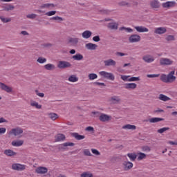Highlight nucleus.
Returning a JSON list of instances; mask_svg holds the SVG:
<instances>
[{"mask_svg":"<svg viewBox=\"0 0 177 177\" xmlns=\"http://www.w3.org/2000/svg\"><path fill=\"white\" fill-rule=\"evenodd\" d=\"M92 114L95 115V117H99V120L102 122H106L107 121H110L111 120V116L107 114L100 113L99 112H92Z\"/></svg>","mask_w":177,"mask_h":177,"instance_id":"f257e3e1","label":"nucleus"},{"mask_svg":"<svg viewBox=\"0 0 177 177\" xmlns=\"http://www.w3.org/2000/svg\"><path fill=\"white\" fill-rule=\"evenodd\" d=\"M24 131L23 129L20 127H16L12 129L9 132L8 135L11 136H18L19 138H21V134L23 133Z\"/></svg>","mask_w":177,"mask_h":177,"instance_id":"f03ea898","label":"nucleus"},{"mask_svg":"<svg viewBox=\"0 0 177 177\" xmlns=\"http://www.w3.org/2000/svg\"><path fill=\"white\" fill-rule=\"evenodd\" d=\"M99 74L100 75H101V77H104V78H106L107 80H110L111 81H114V80H115L114 75H113V73H111L100 71Z\"/></svg>","mask_w":177,"mask_h":177,"instance_id":"7ed1b4c3","label":"nucleus"},{"mask_svg":"<svg viewBox=\"0 0 177 177\" xmlns=\"http://www.w3.org/2000/svg\"><path fill=\"white\" fill-rule=\"evenodd\" d=\"M160 63L161 66H171L174 64V61L168 58H160Z\"/></svg>","mask_w":177,"mask_h":177,"instance_id":"20e7f679","label":"nucleus"},{"mask_svg":"<svg viewBox=\"0 0 177 177\" xmlns=\"http://www.w3.org/2000/svg\"><path fill=\"white\" fill-rule=\"evenodd\" d=\"M141 37L139 35H132L129 37V41L131 44H135L136 42H139L140 41Z\"/></svg>","mask_w":177,"mask_h":177,"instance_id":"39448f33","label":"nucleus"},{"mask_svg":"<svg viewBox=\"0 0 177 177\" xmlns=\"http://www.w3.org/2000/svg\"><path fill=\"white\" fill-rule=\"evenodd\" d=\"M12 169L15 171H24L26 169V165L15 163L12 165Z\"/></svg>","mask_w":177,"mask_h":177,"instance_id":"423d86ee","label":"nucleus"},{"mask_svg":"<svg viewBox=\"0 0 177 177\" xmlns=\"http://www.w3.org/2000/svg\"><path fill=\"white\" fill-rule=\"evenodd\" d=\"M58 68H67V67H71V64L65 61H60L57 65Z\"/></svg>","mask_w":177,"mask_h":177,"instance_id":"0eeeda50","label":"nucleus"},{"mask_svg":"<svg viewBox=\"0 0 177 177\" xmlns=\"http://www.w3.org/2000/svg\"><path fill=\"white\" fill-rule=\"evenodd\" d=\"M142 60H144L145 63H153L155 58L151 55H146L142 57Z\"/></svg>","mask_w":177,"mask_h":177,"instance_id":"6e6552de","label":"nucleus"},{"mask_svg":"<svg viewBox=\"0 0 177 177\" xmlns=\"http://www.w3.org/2000/svg\"><path fill=\"white\" fill-rule=\"evenodd\" d=\"M175 75V71H171L168 75H167V80L168 83L174 82L176 80V77L174 76Z\"/></svg>","mask_w":177,"mask_h":177,"instance_id":"1a4fd4ad","label":"nucleus"},{"mask_svg":"<svg viewBox=\"0 0 177 177\" xmlns=\"http://www.w3.org/2000/svg\"><path fill=\"white\" fill-rule=\"evenodd\" d=\"M165 32H167V28L164 27L156 28L154 30V33L158 34L159 35L165 34Z\"/></svg>","mask_w":177,"mask_h":177,"instance_id":"9d476101","label":"nucleus"},{"mask_svg":"<svg viewBox=\"0 0 177 177\" xmlns=\"http://www.w3.org/2000/svg\"><path fill=\"white\" fill-rule=\"evenodd\" d=\"M150 6L152 9H158L161 6V4H160L158 0H152L150 1Z\"/></svg>","mask_w":177,"mask_h":177,"instance_id":"9b49d317","label":"nucleus"},{"mask_svg":"<svg viewBox=\"0 0 177 177\" xmlns=\"http://www.w3.org/2000/svg\"><path fill=\"white\" fill-rule=\"evenodd\" d=\"M0 88H1V89H2L3 91H5L8 93H10L12 92V91H13L12 87H10L9 86H6L3 83H0Z\"/></svg>","mask_w":177,"mask_h":177,"instance_id":"f8f14e48","label":"nucleus"},{"mask_svg":"<svg viewBox=\"0 0 177 177\" xmlns=\"http://www.w3.org/2000/svg\"><path fill=\"white\" fill-rule=\"evenodd\" d=\"M123 167L124 171H129L133 167V163L125 161L123 162Z\"/></svg>","mask_w":177,"mask_h":177,"instance_id":"ddd939ff","label":"nucleus"},{"mask_svg":"<svg viewBox=\"0 0 177 177\" xmlns=\"http://www.w3.org/2000/svg\"><path fill=\"white\" fill-rule=\"evenodd\" d=\"M176 5V2L175 1H167L166 3H163L162 4V8H174V6Z\"/></svg>","mask_w":177,"mask_h":177,"instance_id":"4468645a","label":"nucleus"},{"mask_svg":"<svg viewBox=\"0 0 177 177\" xmlns=\"http://www.w3.org/2000/svg\"><path fill=\"white\" fill-rule=\"evenodd\" d=\"M37 174H40L41 175L46 174L48 172V168L44 167H39L35 170Z\"/></svg>","mask_w":177,"mask_h":177,"instance_id":"2eb2a0df","label":"nucleus"},{"mask_svg":"<svg viewBox=\"0 0 177 177\" xmlns=\"http://www.w3.org/2000/svg\"><path fill=\"white\" fill-rule=\"evenodd\" d=\"M134 28L137 32H149V28L145 26H135Z\"/></svg>","mask_w":177,"mask_h":177,"instance_id":"dca6fc26","label":"nucleus"},{"mask_svg":"<svg viewBox=\"0 0 177 177\" xmlns=\"http://www.w3.org/2000/svg\"><path fill=\"white\" fill-rule=\"evenodd\" d=\"M104 66L106 67H109L110 66H115V64H117V62H115L114 59H111L104 61Z\"/></svg>","mask_w":177,"mask_h":177,"instance_id":"f3484780","label":"nucleus"},{"mask_svg":"<svg viewBox=\"0 0 177 177\" xmlns=\"http://www.w3.org/2000/svg\"><path fill=\"white\" fill-rule=\"evenodd\" d=\"M24 144V140H14L12 142V145L15 147H20V146H23Z\"/></svg>","mask_w":177,"mask_h":177,"instance_id":"a211bd4d","label":"nucleus"},{"mask_svg":"<svg viewBox=\"0 0 177 177\" xmlns=\"http://www.w3.org/2000/svg\"><path fill=\"white\" fill-rule=\"evenodd\" d=\"M136 86H138V85L136 83H127L124 84L125 89H129V90L136 89Z\"/></svg>","mask_w":177,"mask_h":177,"instance_id":"6ab92c4d","label":"nucleus"},{"mask_svg":"<svg viewBox=\"0 0 177 177\" xmlns=\"http://www.w3.org/2000/svg\"><path fill=\"white\" fill-rule=\"evenodd\" d=\"M85 46L88 50H96V48H97V45L93 43H88Z\"/></svg>","mask_w":177,"mask_h":177,"instance_id":"aec40b11","label":"nucleus"},{"mask_svg":"<svg viewBox=\"0 0 177 177\" xmlns=\"http://www.w3.org/2000/svg\"><path fill=\"white\" fill-rule=\"evenodd\" d=\"M3 10H6V12H10V10H13L15 9V6L7 3L3 6Z\"/></svg>","mask_w":177,"mask_h":177,"instance_id":"412c9836","label":"nucleus"},{"mask_svg":"<svg viewBox=\"0 0 177 177\" xmlns=\"http://www.w3.org/2000/svg\"><path fill=\"white\" fill-rule=\"evenodd\" d=\"M109 102L115 104L117 103H120V102H121V99L118 96H113L109 99Z\"/></svg>","mask_w":177,"mask_h":177,"instance_id":"4be33fe9","label":"nucleus"},{"mask_svg":"<svg viewBox=\"0 0 177 177\" xmlns=\"http://www.w3.org/2000/svg\"><path fill=\"white\" fill-rule=\"evenodd\" d=\"M56 142H63V140H66V136L62 133H59L55 136Z\"/></svg>","mask_w":177,"mask_h":177,"instance_id":"5701e85b","label":"nucleus"},{"mask_svg":"<svg viewBox=\"0 0 177 177\" xmlns=\"http://www.w3.org/2000/svg\"><path fill=\"white\" fill-rule=\"evenodd\" d=\"M82 37L85 39H88V38H91V37H92V32H91L90 30H86L82 32Z\"/></svg>","mask_w":177,"mask_h":177,"instance_id":"b1692460","label":"nucleus"},{"mask_svg":"<svg viewBox=\"0 0 177 177\" xmlns=\"http://www.w3.org/2000/svg\"><path fill=\"white\" fill-rule=\"evenodd\" d=\"M148 121L151 124H154L156 122H160V121H164V119L161 118H152L148 120Z\"/></svg>","mask_w":177,"mask_h":177,"instance_id":"393cba45","label":"nucleus"},{"mask_svg":"<svg viewBox=\"0 0 177 177\" xmlns=\"http://www.w3.org/2000/svg\"><path fill=\"white\" fill-rule=\"evenodd\" d=\"M72 136L77 140H82L83 139H85V136H81L78 133H73Z\"/></svg>","mask_w":177,"mask_h":177,"instance_id":"a878e982","label":"nucleus"},{"mask_svg":"<svg viewBox=\"0 0 177 177\" xmlns=\"http://www.w3.org/2000/svg\"><path fill=\"white\" fill-rule=\"evenodd\" d=\"M4 154L8 156V157H12V156H16V152L11 149H6L4 151Z\"/></svg>","mask_w":177,"mask_h":177,"instance_id":"bb28decb","label":"nucleus"},{"mask_svg":"<svg viewBox=\"0 0 177 177\" xmlns=\"http://www.w3.org/2000/svg\"><path fill=\"white\" fill-rule=\"evenodd\" d=\"M108 28H109L110 30H118V24L115 22L109 23L108 24Z\"/></svg>","mask_w":177,"mask_h":177,"instance_id":"cd10ccee","label":"nucleus"},{"mask_svg":"<svg viewBox=\"0 0 177 177\" xmlns=\"http://www.w3.org/2000/svg\"><path fill=\"white\" fill-rule=\"evenodd\" d=\"M159 100H162V102H168V100H171V98L164 94H160L158 97Z\"/></svg>","mask_w":177,"mask_h":177,"instance_id":"c85d7f7f","label":"nucleus"},{"mask_svg":"<svg viewBox=\"0 0 177 177\" xmlns=\"http://www.w3.org/2000/svg\"><path fill=\"white\" fill-rule=\"evenodd\" d=\"M40 9H49V8H55V4L53 3H44L40 6Z\"/></svg>","mask_w":177,"mask_h":177,"instance_id":"c756f323","label":"nucleus"},{"mask_svg":"<svg viewBox=\"0 0 177 177\" xmlns=\"http://www.w3.org/2000/svg\"><path fill=\"white\" fill-rule=\"evenodd\" d=\"M30 106L32 107H35L36 109H42V105L39 104L38 102L34 100L30 101Z\"/></svg>","mask_w":177,"mask_h":177,"instance_id":"7c9ffc66","label":"nucleus"},{"mask_svg":"<svg viewBox=\"0 0 177 177\" xmlns=\"http://www.w3.org/2000/svg\"><path fill=\"white\" fill-rule=\"evenodd\" d=\"M48 117L53 121H56L59 118V115L55 113H48Z\"/></svg>","mask_w":177,"mask_h":177,"instance_id":"2f4dec72","label":"nucleus"},{"mask_svg":"<svg viewBox=\"0 0 177 177\" xmlns=\"http://www.w3.org/2000/svg\"><path fill=\"white\" fill-rule=\"evenodd\" d=\"M78 41H80V39L78 38L71 37L68 39V42L72 44V45H77L78 44Z\"/></svg>","mask_w":177,"mask_h":177,"instance_id":"473e14b6","label":"nucleus"},{"mask_svg":"<svg viewBox=\"0 0 177 177\" xmlns=\"http://www.w3.org/2000/svg\"><path fill=\"white\" fill-rule=\"evenodd\" d=\"M122 129H132L135 131L136 129V126L132 124H126L122 127Z\"/></svg>","mask_w":177,"mask_h":177,"instance_id":"72a5a7b5","label":"nucleus"},{"mask_svg":"<svg viewBox=\"0 0 177 177\" xmlns=\"http://www.w3.org/2000/svg\"><path fill=\"white\" fill-rule=\"evenodd\" d=\"M72 59H73V60L80 61V60H82V59H84V56L78 53V54L73 55L72 57Z\"/></svg>","mask_w":177,"mask_h":177,"instance_id":"f704fd0d","label":"nucleus"},{"mask_svg":"<svg viewBox=\"0 0 177 177\" xmlns=\"http://www.w3.org/2000/svg\"><path fill=\"white\" fill-rule=\"evenodd\" d=\"M146 158V153L139 152L138 153V161H142V160H145Z\"/></svg>","mask_w":177,"mask_h":177,"instance_id":"c9c22d12","label":"nucleus"},{"mask_svg":"<svg viewBox=\"0 0 177 177\" xmlns=\"http://www.w3.org/2000/svg\"><path fill=\"white\" fill-rule=\"evenodd\" d=\"M68 81H69V82H77L78 77H77L75 75H72L68 77Z\"/></svg>","mask_w":177,"mask_h":177,"instance_id":"e433bc0d","label":"nucleus"},{"mask_svg":"<svg viewBox=\"0 0 177 177\" xmlns=\"http://www.w3.org/2000/svg\"><path fill=\"white\" fill-rule=\"evenodd\" d=\"M127 157H129L131 161H135V160H136L137 156L135 153H130L127 154Z\"/></svg>","mask_w":177,"mask_h":177,"instance_id":"4c0bfd02","label":"nucleus"},{"mask_svg":"<svg viewBox=\"0 0 177 177\" xmlns=\"http://www.w3.org/2000/svg\"><path fill=\"white\" fill-rule=\"evenodd\" d=\"M44 68H46V70H48V71L55 70V68H56V67L52 64H46L44 66Z\"/></svg>","mask_w":177,"mask_h":177,"instance_id":"58836bf2","label":"nucleus"},{"mask_svg":"<svg viewBox=\"0 0 177 177\" xmlns=\"http://www.w3.org/2000/svg\"><path fill=\"white\" fill-rule=\"evenodd\" d=\"M80 177H93V174L90 171H84L80 175Z\"/></svg>","mask_w":177,"mask_h":177,"instance_id":"ea45409f","label":"nucleus"},{"mask_svg":"<svg viewBox=\"0 0 177 177\" xmlns=\"http://www.w3.org/2000/svg\"><path fill=\"white\" fill-rule=\"evenodd\" d=\"M97 75L96 73H90L88 74V80L90 81H93V80H97Z\"/></svg>","mask_w":177,"mask_h":177,"instance_id":"a19ab883","label":"nucleus"},{"mask_svg":"<svg viewBox=\"0 0 177 177\" xmlns=\"http://www.w3.org/2000/svg\"><path fill=\"white\" fill-rule=\"evenodd\" d=\"M160 80L162 81V82H165L166 84L168 83V76L165 74H162L160 76Z\"/></svg>","mask_w":177,"mask_h":177,"instance_id":"79ce46f5","label":"nucleus"},{"mask_svg":"<svg viewBox=\"0 0 177 177\" xmlns=\"http://www.w3.org/2000/svg\"><path fill=\"white\" fill-rule=\"evenodd\" d=\"M0 19L3 23H9V21H12V19L5 18L4 17H0Z\"/></svg>","mask_w":177,"mask_h":177,"instance_id":"37998d69","label":"nucleus"},{"mask_svg":"<svg viewBox=\"0 0 177 177\" xmlns=\"http://www.w3.org/2000/svg\"><path fill=\"white\" fill-rule=\"evenodd\" d=\"M135 81H140V78L139 77H129V82H135Z\"/></svg>","mask_w":177,"mask_h":177,"instance_id":"c03bdc74","label":"nucleus"},{"mask_svg":"<svg viewBox=\"0 0 177 177\" xmlns=\"http://www.w3.org/2000/svg\"><path fill=\"white\" fill-rule=\"evenodd\" d=\"M121 80H122V81H128L129 82V78H131L130 75H121Z\"/></svg>","mask_w":177,"mask_h":177,"instance_id":"a18cd8bd","label":"nucleus"},{"mask_svg":"<svg viewBox=\"0 0 177 177\" xmlns=\"http://www.w3.org/2000/svg\"><path fill=\"white\" fill-rule=\"evenodd\" d=\"M83 153L84 156H88V157H92V153L89 149H84L83 150Z\"/></svg>","mask_w":177,"mask_h":177,"instance_id":"49530a36","label":"nucleus"},{"mask_svg":"<svg viewBox=\"0 0 177 177\" xmlns=\"http://www.w3.org/2000/svg\"><path fill=\"white\" fill-rule=\"evenodd\" d=\"M169 127H163L158 130V133H164L166 131H169Z\"/></svg>","mask_w":177,"mask_h":177,"instance_id":"de8ad7c7","label":"nucleus"},{"mask_svg":"<svg viewBox=\"0 0 177 177\" xmlns=\"http://www.w3.org/2000/svg\"><path fill=\"white\" fill-rule=\"evenodd\" d=\"M120 31H122V30H125V31H127V32H133V30H132V28H125V27H122L120 28Z\"/></svg>","mask_w":177,"mask_h":177,"instance_id":"09e8293b","label":"nucleus"},{"mask_svg":"<svg viewBox=\"0 0 177 177\" xmlns=\"http://www.w3.org/2000/svg\"><path fill=\"white\" fill-rule=\"evenodd\" d=\"M62 146H63L64 147H67L68 146L73 147L75 146V144L73 142H65L62 144Z\"/></svg>","mask_w":177,"mask_h":177,"instance_id":"8fccbe9b","label":"nucleus"},{"mask_svg":"<svg viewBox=\"0 0 177 177\" xmlns=\"http://www.w3.org/2000/svg\"><path fill=\"white\" fill-rule=\"evenodd\" d=\"M38 63H40L41 64L46 63V58H43V57H39L37 59Z\"/></svg>","mask_w":177,"mask_h":177,"instance_id":"3c124183","label":"nucleus"},{"mask_svg":"<svg viewBox=\"0 0 177 177\" xmlns=\"http://www.w3.org/2000/svg\"><path fill=\"white\" fill-rule=\"evenodd\" d=\"M166 41H175V37L174 35H168L166 37Z\"/></svg>","mask_w":177,"mask_h":177,"instance_id":"603ef678","label":"nucleus"},{"mask_svg":"<svg viewBox=\"0 0 177 177\" xmlns=\"http://www.w3.org/2000/svg\"><path fill=\"white\" fill-rule=\"evenodd\" d=\"M91 151H92L93 154H95V156H100V152H99V151H97V149H91Z\"/></svg>","mask_w":177,"mask_h":177,"instance_id":"864d4df0","label":"nucleus"},{"mask_svg":"<svg viewBox=\"0 0 177 177\" xmlns=\"http://www.w3.org/2000/svg\"><path fill=\"white\" fill-rule=\"evenodd\" d=\"M147 77L148 78H157L158 77H160V75H158V74H151V75H147Z\"/></svg>","mask_w":177,"mask_h":177,"instance_id":"5fc2aeb1","label":"nucleus"},{"mask_svg":"<svg viewBox=\"0 0 177 177\" xmlns=\"http://www.w3.org/2000/svg\"><path fill=\"white\" fill-rule=\"evenodd\" d=\"M142 151L149 152V151H150L151 149H150V147L145 146V147H142Z\"/></svg>","mask_w":177,"mask_h":177,"instance_id":"6e6d98bb","label":"nucleus"},{"mask_svg":"<svg viewBox=\"0 0 177 177\" xmlns=\"http://www.w3.org/2000/svg\"><path fill=\"white\" fill-rule=\"evenodd\" d=\"M54 15H56V11H49L46 13V16H54Z\"/></svg>","mask_w":177,"mask_h":177,"instance_id":"4d7b16f0","label":"nucleus"},{"mask_svg":"<svg viewBox=\"0 0 177 177\" xmlns=\"http://www.w3.org/2000/svg\"><path fill=\"white\" fill-rule=\"evenodd\" d=\"M119 5L120 6H129V3H127V1H121Z\"/></svg>","mask_w":177,"mask_h":177,"instance_id":"13d9d810","label":"nucleus"},{"mask_svg":"<svg viewBox=\"0 0 177 177\" xmlns=\"http://www.w3.org/2000/svg\"><path fill=\"white\" fill-rule=\"evenodd\" d=\"M37 17V15L35 14H30L27 15L28 19H35Z\"/></svg>","mask_w":177,"mask_h":177,"instance_id":"bf43d9fd","label":"nucleus"},{"mask_svg":"<svg viewBox=\"0 0 177 177\" xmlns=\"http://www.w3.org/2000/svg\"><path fill=\"white\" fill-rule=\"evenodd\" d=\"M35 92L37 96H39V97H44L45 96V94H44V93H39L38 90H36Z\"/></svg>","mask_w":177,"mask_h":177,"instance_id":"052dcab7","label":"nucleus"},{"mask_svg":"<svg viewBox=\"0 0 177 177\" xmlns=\"http://www.w3.org/2000/svg\"><path fill=\"white\" fill-rule=\"evenodd\" d=\"M93 41L95 42H99V41H100V37L99 36H95L93 37Z\"/></svg>","mask_w":177,"mask_h":177,"instance_id":"680f3d73","label":"nucleus"},{"mask_svg":"<svg viewBox=\"0 0 177 177\" xmlns=\"http://www.w3.org/2000/svg\"><path fill=\"white\" fill-rule=\"evenodd\" d=\"M6 133V129L1 127L0 128V135H3V133Z\"/></svg>","mask_w":177,"mask_h":177,"instance_id":"e2e57ef3","label":"nucleus"},{"mask_svg":"<svg viewBox=\"0 0 177 177\" xmlns=\"http://www.w3.org/2000/svg\"><path fill=\"white\" fill-rule=\"evenodd\" d=\"M51 20H59L60 21H63V18L60 17H54L51 18Z\"/></svg>","mask_w":177,"mask_h":177,"instance_id":"0e129e2a","label":"nucleus"},{"mask_svg":"<svg viewBox=\"0 0 177 177\" xmlns=\"http://www.w3.org/2000/svg\"><path fill=\"white\" fill-rule=\"evenodd\" d=\"M86 131H88V132H93L95 129L92 127H88L86 128Z\"/></svg>","mask_w":177,"mask_h":177,"instance_id":"69168bd1","label":"nucleus"},{"mask_svg":"<svg viewBox=\"0 0 177 177\" xmlns=\"http://www.w3.org/2000/svg\"><path fill=\"white\" fill-rule=\"evenodd\" d=\"M169 145L177 146V142L169 141Z\"/></svg>","mask_w":177,"mask_h":177,"instance_id":"338daca9","label":"nucleus"},{"mask_svg":"<svg viewBox=\"0 0 177 177\" xmlns=\"http://www.w3.org/2000/svg\"><path fill=\"white\" fill-rule=\"evenodd\" d=\"M117 55H118V56H127V54H125V53H124L118 52V53H117Z\"/></svg>","mask_w":177,"mask_h":177,"instance_id":"774afa93","label":"nucleus"}]
</instances>
